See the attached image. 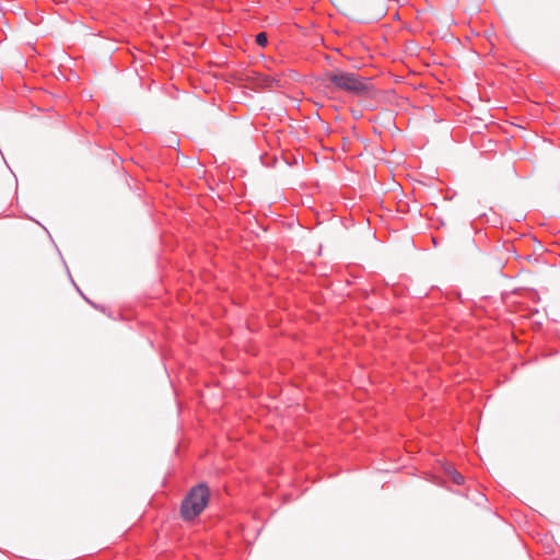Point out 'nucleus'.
<instances>
[{"label": "nucleus", "mask_w": 560, "mask_h": 560, "mask_svg": "<svg viewBox=\"0 0 560 560\" xmlns=\"http://www.w3.org/2000/svg\"><path fill=\"white\" fill-rule=\"evenodd\" d=\"M210 500L209 487L201 482L192 487L180 504V515L185 521H192L208 505Z\"/></svg>", "instance_id": "1"}, {"label": "nucleus", "mask_w": 560, "mask_h": 560, "mask_svg": "<svg viewBox=\"0 0 560 560\" xmlns=\"http://www.w3.org/2000/svg\"><path fill=\"white\" fill-rule=\"evenodd\" d=\"M326 78L330 85L338 91L354 95H361L369 91L366 79L354 72L329 71L326 73Z\"/></svg>", "instance_id": "2"}, {"label": "nucleus", "mask_w": 560, "mask_h": 560, "mask_svg": "<svg viewBox=\"0 0 560 560\" xmlns=\"http://www.w3.org/2000/svg\"><path fill=\"white\" fill-rule=\"evenodd\" d=\"M446 474L450 476V478L453 480L454 483L460 486L464 483V476L458 472L453 466H447L445 468Z\"/></svg>", "instance_id": "3"}, {"label": "nucleus", "mask_w": 560, "mask_h": 560, "mask_svg": "<svg viewBox=\"0 0 560 560\" xmlns=\"http://www.w3.org/2000/svg\"><path fill=\"white\" fill-rule=\"evenodd\" d=\"M255 42L259 47H266L268 44V36L265 32H260L256 35Z\"/></svg>", "instance_id": "4"}, {"label": "nucleus", "mask_w": 560, "mask_h": 560, "mask_svg": "<svg viewBox=\"0 0 560 560\" xmlns=\"http://www.w3.org/2000/svg\"><path fill=\"white\" fill-rule=\"evenodd\" d=\"M83 298L85 299V301H86L88 303H90V304H92V305H93V303L91 302V300L86 299L85 296H83Z\"/></svg>", "instance_id": "5"}]
</instances>
